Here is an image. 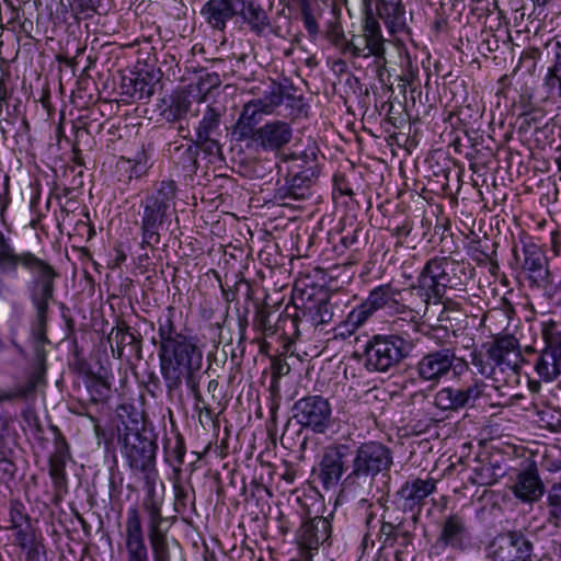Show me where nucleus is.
Instances as JSON below:
<instances>
[{
  "instance_id": "obj_35",
  "label": "nucleus",
  "mask_w": 561,
  "mask_h": 561,
  "mask_svg": "<svg viewBox=\"0 0 561 561\" xmlns=\"http://www.w3.org/2000/svg\"><path fill=\"white\" fill-rule=\"evenodd\" d=\"M154 85L148 79V73L146 76L136 73L130 77H124L122 81L123 94L136 101L149 100L154 93Z\"/></svg>"
},
{
  "instance_id": "obj_21",
  "label": "nucleus",
  "mask_w": 561,
  "mask_h": 561,
  "mask_svg": "<svg viewBox=\"0 0 561 561\" xmlns=\"http://www.w3.org/2000/svg\"><path fill=\"white\" fill-rule=\"evenodd\" d=\"M284 99V88L282 84L272 81L262 95L244 104L238 124L251 127L257 123L259 114H271L279 106Z\"/></svg>"
},
{
  "instance_id": "obj_56",
  "label": "nucleus",
  "mask_w": 561,
  "mask_h": 561,
  "mask_svg": "<svg viewBox=\"0 0 561 561\" xmlns=\"http://www.w3.org/2000/svg\"><path fill=\"white\" fill-rule=\"evenodd\" d=\"M193 397L195 400V411L198 413L199 422L202 423L203 414L207 419H209L211 422H214L216 419L215 413H214L213 409L208 404L205 403L203 396L201 394V400H197L194 394H193Z\"/></svg>"
},
{
  "instance_id": "obj_57",
  "label": "nucleus",
  "mask_w": 561,
  "mask_h": 561,
  "mask_svg": "<svg viewBox=\"0 0 561 561\" xmlns=\"http://www.w3.org/2000/svg\"><path fill=\"white\" fill-rule=\"evenodd\" d=\"M190 107V101L185 99H178L173 102L170 107V114L172 115V119H180L183 115H185Z\"/></svg>"
},
{
  "instance_id": "obj_23",
  "label": "nucleus",
  "mask_w": 561,
  "mask_h": 561,
  "mask_svg": "<svg viewBox=\"0 0 561 561\" xmlns=\"http://www.w3.org/2000/svg\"><path fill=\"white\" fill-rule=\"evenodd\" d=\"M221 115L222 111L220 108L207 105L196 128L194 141L207 154H218L221 150L217 139L220 135Z\"/></svg>"
},
{
  "instance_id": "obj_31",
  "label": "nucleus",
  "mask_w": 561,
  "mask_h": 561,
  "mask_svg": "<svg viewBox=\"0 0 561 561\" xmlns=\"http://www.w3.org/2000/svg\"><path fill=\"white\" fill-rule=\"evenodd\" d=\"M168 528L147 533L152 561H185L183 553L170 546Z\"/></svg>"
},
{
  "instance_id": "obj_12",
  "label": "nucleus",
  "mask_w": 561,
  "mask_h": 561,
  "mask_svg": "<svg viewBox=\"0 0 561 561\" xmlns=\"http://www.w3.org/2000/svg\"><path fill=\"white\" fill-rule=\"evenodd\" d=\"M331 533V523L325 517L317 516L305 520L295 536V542L300 556L306 560H311L320 547H330L332 543Z\"/></svg>"
},
{
  "instance_id": "obj_32",
  "label": "nucleus",
  "mask_w": 561,
  "mask_h": 561,
  "mask_svg": "<svg viewBox=\"0 0 561 561\" xmlns=\"http://www.w3.org/2000/svg\"><path fill=\"white\" fill-rule=\"evenodd\" d=\"M376 10L378 16L385 22L390 33L405 30V11L401 4V0H376Z\"/></svg>"
},
{
  "instance_id": "obj_42",
  "label": "nucleus",
  "mask_w": 561,
  "mask_h": 561,
  "mask_svg": "<svg viewBox=\"0 0 561 561\" xmlns=\"http://www.w3.org/2000/svg\"><path fill=\"white\" fill-rule=\"evenodd\" d=\"M85 383L93 402L103 401L110 396V383L102 377L89 376Z\"/></svg>"
},
{
  "instance_id": "obj_37",
  "label": "nucleus",
  "mask_w": 561,
  "mask_h": 561,
  "mask_svg": "<svg viewBox=\"0 0 561 561\" xmlns=\"http://www.w3.org/2000/svg\"><path fill=\"white\" fill-rule=\"evenodd\" d=\"M476 466L472 468V482L480 485H492L497 479L504 474L499 465L492 463L490 460H474Z\"/></svg>"
},
{
  "instance_id": "obj_58",
  "label": "nucleus",
  "mask_w": 561,
  "mask_h": 561,
  "mask_svg": "<svg viewBox=\"0 0 561 561\" xmlns=\"http://www.w3.org/2000/svg\"><path fill=\"white\" fill-rule=\"evenodd\" d=\"M174 507L176 512L186 507L187 491L181 485L175 483L174 486Z\"/></svg>"
},
{
  "instance_id": "obj_64",
  "label": "nucleus",
  "mask_w": 561,
  "mask_h": 561,
  "mask_svg": "<svg viewBox=\"0 0 561 561\" xmlns=\"http://www.w3.org/2000/svg\"><path fill=\"white\" fill-rule=\"evenodd\" d=\"M411 233V227L408 224L394 228L392 234L398 239L407 238Z\"/></svg>"
},
{
  "instance_id": "obj_27",
  "label": "nucleus",
  "mask_w": 561,
  "mask_h": 561,
  "mask_svg": "<svg viewBox=\"0 0 561 561\" xmlns=\"http://www.w3.org/2000/svg\"><path fill=\"white\" fill-rule=\"evenodd\" d=\"M510 489L520 502L530 504L537 502L545 493V484L534 463L518 470Z\"/></svg>"
},
{
  "instance_id": "obj_10",
  "label": "nucleus",
  "mask_w": 561,
  "mask_h": 561,
  "mask_svg": "<svg viewBox=\"0 0 561 561\" xmlns=\"http://www.w3.org/2000/svg\"><path fill=\"white\" fill-rule=\"evenodd\" d=\"M293 417L301 427L324 434L331 425L332 408L322 396H306L294 403Z\"/></svg>"
},
{
  "instance_id": "obj_8",
  "label": "nucleus",
  "mask_w": 561,
  "mask_h": 561,
  "mask_svg": "<svg viewBox=\"0 0 561 561\" xmlns=\"http://www.w3.org/2000/svg\"><path fill=\"white\" fill-rule=\"evenodd\" d=\"M371 0H364L365 20L363 25V34L353 35L348 42L345 43V51L351 53L354 57L374 56L376 65L381 67L386 64L385 58V39L381 34L378 20L374 16L373 10L369 7Z\"/></svg>"
},
{
  "instance_id": "obj_54",
  "label": "nucleus",
  "mask_w": 561,
  "mask_h": 561,
  "mask_svg": "<svg viewBox=\"0 0 561 561\" xmlns=\"http://www.w3.org/2000/svg\"><path fill=\"white\" fill-rule=\"evenodd\" d=\"M413 539H414V534L408 528L404 531L397 534V546H398V549L396 550L397 558H399V554H401V553L409 552V549L413 550Z\"/></svg>"
},
{
  "instance_id": "obj_15",
  "label": "nucleus",
  "mask_w": 561,
  "mask_h": 561,
  "mask_svg": "<svg viewBox=\"0 0 561 561\" xmlns=\"http://www.w3.org/2000/svg\"><path fill=\"white\" fill-rule=\"evenodd\" d=\"M30 299L36 310L35 319L31 324V340L39 352L43 343H49L47 337V313L49 301L54 299L55 285L30 283Z\"/></svg>"
},
{
  "instance_id": "obj_49",
  "label": "nucleus",
  "mask_w": 561,
  "mask_h": 561,
  "mask_svg": "<svg viewBox=\"0 0 561 561\" xmlns=\"http://www.w3.org/2000/svg\"><path fill=\"white\" fill-rule=\"evenodd\" d=\"M12 450H0V478L10 481L15 478L16 466L12 459Z\"/></svg>"
},
{
  "instance_id": "obj_53",
  "label": "nucleus",
  "mask_w": 561,
  "mask_h": 561,
  "mask_svg": "<svg viewBox=\"0 0 561 561\" xmlns=\"http://www.w3.org/2000/svg\"><path fill=\"white\" fill-rule=\"evenodd\" d=\"M299 11L305 28L307 30L309 36L314 39L319 35L320 27L313 15L312 7L308 5L299 9Z\"/></svg>"
},
{
  "instance_id": "obj_41",
  "label": "nucleus",
  "mask_w": 561,
  "mask_h": 561,
  "mask_svg": "<svg viewBox=\"0 0 561 561\" xmlns=\"http://www.w3.org/2000/svg\"><path fill=\"white\" fill-rule=\"evenodd\" d=\"M199 147L192 140L191 144L176 145L173 148V158L187 171H195Z\"/></svg>"
},
{
  "instance_id": "obj_59",
  "label": "nucleus",
  "mask_w": 561,
  "mask_h": 561,
  "mask_svg": "<svg viewBox=\"0 0 561 561\" xmlns=\"http://www.w3.org/2000/svg\"><path fill=\"white\" fill-rule=\"evenodd\" d=\"M26 551L25 561H42L41 556L45 554V548L42 540L32 545V547H27L24 549Z\"/></svg>"
},
{
  "instance_id": "obj_25",
  "label": "nucleus",
  "mask_w": 561,
  "mask_h": 561,
  "mask_svg": "<svg viewBox=\"0 0 561 561\" xmlns=\"http://www.w3.org/2000/svg\"><path fill=\"white\" fill-rule=\"evenodd\" d=\"M523 254L520 266L530 284L536 287H547L551 279L545 252L536 243L526 242L523 244Z\"/></svg>"
},
{
  "instance_id": "obj_19",
  "label": "nucleus",
  "mask_w": 561,
  "mask_h": 561,
  "mask_svg": "<svg viewBox=\"0 0 561 561\" xmlns=\"http://www.w3.org/2000/svg\"><path fill=\"white\" fill-rule=\"evenodd\" d=\"M108 342L113 355L118 359L126 358L127 360L135 359L137 362L142 359V336L125 321H118L111 330Z\"/></svg>"
},
{
  "instance_id": "obj_16",
  "label": "nucleus",
  "mask_w": 561,
  "mask_h": 561,
  "mask_svg": "<svg viewBox=\"0 0 561 561\" xmlns=\"http://www.w3.org/2000/svg\"><path fill=\"white\" fill-rule=\"evenodd\" d=\"M456 265L448 257H433L423 267L419 282L423 288H427L432 295L440 299L446 288H454L456 284L451 274Z\"/></svg>"
},
{
  "instance_id": "obj_20",
  "label": "nucleus",
  "mask_w": 561,
  "mask_h": 561,
  "mask_svg": "<svg viewBox=\"0 0 561 561\" xmlns=\"http://www.w3.org/2000/svg\"><path fill=\"white\" fill-rule=\"evenodd\" d=\"M471 542V533L463 515L451 513L445 516L439 524V534L436 543L443 548L456 551L466 550Z\"/></svg>"
},
{
  "instance_id": "obj_2",
  "label": "nucleus",
  "mask_w": 561,
  "mask_h": 561,
  "mask_svg": "<svg viewBox=\"0 0 561 561\" xmlns=\"http://www.w3.org/2000/svg\"><path fill=\"white\" fill-rule=\"evenodd\" d=\"M174 316L175 309L169 306L157 320L158 339L151 340L158 348L160 373L169 397L181 396L185 382L192 394L201 400L203 351L196 336L178 330Z\"/></svg>"
},
{
  "instance_id": "obj_6",
  "label": "nucleus",
  "mask_w": 561,
  "mask_h": 561,
  "mask_svg": "<svg viewBox=\"0 0 561 561\" xmlns=\"http://www.w3.org/2000/svg\"><path fill=\"white\" fill-rule=\"evenodd\" d=\"M413 347V342L400 334H375L364 347V365L368 371L388 373L409 357Z\"/></svg>"
},
{
  "instance_id": "obj_5",
  "label": "nucleus",
  "mask_w": 561,
  "mask_h": 561,
  "mask_svg": "<svg viewBox=\"0 0 561 561\" xmlns=\"http://www.w3.org/2000/svg\"><path fill=\"white\" fill-rule=\"evenodd\" d=\"M393 463L391 449L379 442L354 443L350 472L342 481L343 489L363 493L370 490L377 476H386Z\"/></svg>"
},
{
  "instance_id": "obj_43",
  "label": "nucleus",
  "mask_w": 561,
  "mask_h": 561,
  "mask_svg": "<svg viewBox=\"0 0 561 561\" xmlns=\"http://www.w3.org/2000/svg\"><path fill=\"white\" fill-rule=\"evenodd\" d=\"M538 422L542 428L551 432L561 431V411L551 407H546L538 411Z\"/></svg>"
},
{
  "instance_id": "obj_62",
  "label": "nucleus",
  "mask_w": 561,
  "mask_h": 561,
  "mask_svg": "<svg viewBox=\"0 0 561 561\" xmlns=\"http://www.w3.org/2000/svg\"><path fill=\"white\" fill-rule=\"evenodd\" d=\"M548 502L550 506H561V483L554 484L548 495Z\"/></svg>"
},
{
  "instance_id": "obj_47",
  "label": "nucleus",
  "mask_w": 561,
  "mask_h": 561,
  "mask_svg": "<svg viewBox=\"0 0 561 561\" xmlns=\"http://www.w3.org/2000/svg\"><path fill=\"white\" fill-rule=\"evenodd\" d=\"M560 51L557 54V61L546 77V85L551 91H557L561 96V39L557 42Z\"/></svg>"
},
{
  "instance_id": "obj_46",
  "label": "nucleus",
  "mask_w": 561,
  "mask_h": 561,
  "mask_svg": "<svg viewBox=\"0 0 561 561\" xmlns=\"http://www.w3.org/2000/svg\"><path fill=\"white\" fill-rule=\"evenodd\" d=\"M9 516H10V523H11L10 528L11 529L31 524V518L27 515V513L25 512V506L18 500H12L10 502Z\"/></svg>"
},
{
  "instance_id": "obj_7",
  "label": "nucleus",
  "mask_w": 561,
  "mask_h": 561,
  "mask_svg": "<svg viewBox=\"0 0 561 561\" xmlns=\"http://www.w3.org/2000/svg\"><path fill=\"white\" fill-rule=\"evenodd\" d=\"M175 190L174 181H162L158 190L142 202L141 249H154L160 243V229L168 217L167 213L175 197Z\"/></svg>"
},
{
  "instance_id": "obj_11",
  "label": "nucleus",
  "mask_w": 561,
  "mask_h": 561,
  "mask_svg": "<svg viewBox=\"0 0 561 561\" xmlns=\"http://www.w3.org/2000/svg\"><path fill=\"white\" fill-rule=\"evenodd\" d=\"M486 388L488 385L477 378L462 387H444L434 394L433 404L442 411L456 412L466 408L471 409L485 396Z\"/></svg>"
},
{
  "instance_id": "obj_4",
  "label": "nucleus",
  "mask_w": 561,
  "mask_h": 561,
  "mask_svg": "<svg viewBox=\"0 0 561 561\" xmlns=\"http://www.w3.org/2000/svg\"><path fill=\"white\" fill-rule=\"evenodd\" d=\"M470 358L481 376L495 381L518 375L524 363L519 342L511 334L484 343L480 351L471 353Z\"/></svg>"
},
{
  "instance_id": "obj_51",
  "label": "nucleus",
  "mask_w": 561,
  "mask_h": 561,
  "mask_svg": "<svg viewBox=\"0 0 561 561\" xmlns=\"http://www.w3.org/2000/svg\"><path fill=\"white\" fill-rule=\"evenodd\" d=\"M387 515H382V523L378 534V541L381 549L393 548L392 533L394 529V520H386Z\"/></svg>"
},
{
  "instance_id": "obj_40",
  "label": "nucleus",
  "mask_w": 561,
  "mask_h": 561,
  "mask_svg": "<svg viewBox=\"0 0 561 561\" xmlns=\"http://www.w3.org/2000/svg\"><path fill=\"white\" fill-rule=\"evenodd\" d=\"M20 257L21 253L15 251L10 239L0 229V271L7 274H15Z\"/></svg>"
},
{
  "instance_id": "obj_24",
  "label": "nucleus",
  "mask_w": 561,
  "mask_h": 561,
  "mask_svg": "<svg viewBox=\"0 0 561 561\" xmlns=\"http://www.w3.org/2000/svg\"><path fill=\"white\" fill-rule=\"evenodd\" d=\"M126 561H150L146 545L141 518L136 507L127 512L125 524Z\"/></svg>"
},
{
  "instance_id": "obj_61",
  "label": "nucleus",
  "mask_w": 561,
  "mask_h": 561,
  "mask_svg": "<svg viewBox=\"0 0 561 561\" xmlns=\"http://www.w3.org/2000/svg\"><path fill=\"white\" fill-rule=\"evenodd\" d=\"M23 419L30 427L35 428L37 432L42 431L41 421L34 410H25L23 412Z\"/></svg>"
},
{
  "instance_id": "obj_60",
  "label": "nucleus",
  "mask_w": 561,
  "mask_h": 561,
  "mask_svg": "<svg viewBox=\"0 0 561 561\" xmlns=\"http://www.w3.org/2000/svg\"><path fill=\"white\" fill-rule=\"evenodd\" d=\"M133 179H138L147 171V161L144 153L138 159H131Z\"/></svg>"
},
{
  "instance_id": "obj_22",
  "label": "nucleus",
  "mask_w": 561,
  "mask_h": 561,
  "mask_svg": "<svg viewBox=\"0 0 561 561\" xmlns=\"http://www.w3.org/2000/svg\"><path fill=\"white\" fill-rule=\"evenodd\" d=\"M437 481L434 478H414L408 480L398 491L399 500L402 502L403 511L412 513V522L419 520L424 501L436 491Z\"/></svg>"
},
{
  "instance_id": "obj_29",
  "label": "nucleus",
  "mask_w": 561,
  "mask_h": 561,
  "mask_svg": "<svg viewBox=\"0 0 561 561\" xmlns=\"http://www.w3.org/2000/svg\"><path fill=\"white\" fill-rule=\"evenodd\" d=\"M239 5L241 0H208L199 13L210 28L224 32L227 23L237 16Z\"/></svg>"
},
{
  "instance_id": "obj_34",
  "label": "nucleus",
  "mask_w": 561,
  "mask_h": 561,
  "mask_svg": "<svg viewBox=\"0 0 561 561\" xmlns=\"http://www.w3.org/2000/svg\"><path fill=\"white\" fill-rule=\"evenodd\" d=\"M301 310L296 306L286 307L277 320V333H280L286 340L285 348L289 350L290 345L300 336L299 323L302 321Z\"/></svg>"
},
{
  "instance_id": "obj_18",
  "label": "nucleus",
  "mask_w": 561,
  "mask_h": 561,
  "mask_svg": "<svg viewBox=\"0 0 561 561\" xmlns=\"http://www.w3.org/2000/svg\"><path fill=\"white\" fill-rule=\"evenodd\" d=\"M543 339L546 347L536 360L535 370L541 380L549 382L561 373V331L547 329Z\"/></svg>"
},
{
  "instance_id": "obj_45",
  "label": "nucleus",
  "mask_w": 561,
  "mask_h": 561,
  "mask_svg": "<svg viewBox=\"0 0 561 561\" xmlns=\"http://www.w3.org/2000/svg\"><path fill=\"white\" fill-rule=\"evenodd\" d=\"M10 204V176L0 171V224L4 227H7V209Z\"/></svg>"
},
{
  "instance_id": "obj_36",
  "label": "nucleus",
  "mask_w": 561,
  "mask_h": 561,
  "mask_svg": "<svg viewBox=\"0 0 561 561\" xmlns=\"http://www.w3.org/2000/svg\"><path fill=\"white\" fill-rule=\"evenodd\" d=\"M47 343H43L41 345L39 352H37L35 346L32 344V347L34 351V360L36 364V368L33 371V374L31 375V377L28 378L26 385L18 390L19 396L26 397L27 394L32 393L36 389L38 382L43 379L44 374L46 371V366H45V362H46L45 345ZM0 394L10 396V398H3V399H0V401L12 400L13 398L16 397V393L8 392V391H0Z\"/></svg>"
},
{
  "instance_id": "obj_63",
  "label": "nucleus",
  "mask_w": 561,
  "mask_h": 561,
  "mask_svg": "<svg viewBox=\"0 0 561 561\" xmlns=\"http://www.w3.org/2000/svg\"><path fill=\"white\" fill-rule=\"evenodd\" d=\"M330 38H331V42L336 46L339 47L340 49H342L343 53H346L345 51V43L344 42H348L350 39H346L345 36H344V33L337 28H334L331 33H330Z\"/></svg>"
},
{
  "instance_id": "obj_44",
  "label": "nucleus",
  "mask_w": 561,
  "mask_h": 561,
  "mask_svg": "<svg viewBox=\"0 0 561 561\" xmlns=\"http://www.w3.org/2000/svg\"><path fill=\"white\" fill-rule=\"evenodd\" d=\"M15 543L21 549H26L27 547H32L35 542L42 540L41 536H38L36 529L32 526V524L24 525L22 527H18L13 529Z\"/></svg>"
},
{
  "instance_id": "obj_50",
  "label": "nucleus",
  "mask_w": 561,
  "mask_h": 561,
  "mask_svg": "<svg viewBox=\"0 0 561 561\" xmlns=\"http://www.w3.org/2000/svg\"><path fill=\"white\" fill-rule=\"evenodd\" d=\"M164 448L168 455L174 458L178 466H181L184 462L186 447L184 438L180 433L175 435L173 443L169 439Z\"/></svg>"
},
{
  "instance_id": "obj_1",
  "label": "nucleus",
  "mask_w": 561,
  "mask_h": 561,
  "mask_svg": "<svg viewBox=\"0 0 561 561\" xmlns=\"http://www.w3.org/2000/svg\"><path fill=\"white\" fill-rule=\"evenodd\" d=\"M118 417L121 423L117 425V443L121 454L133 474L139 476L145 483L142 508L148 516L147 533L162 529L165 522L161 512L162 501L156 495L157 434L152 425L131 405H121Z\"/></svg>"
},
{
  "instance_id": "obj_13",
  "label": "nucleus",
  "mask_w": 561,
  "mask_h": 561,
  "mask_svg": "<svg viewBox=\"0 0 561 561\" xmlns=\"http://www.w3.org/2000/svg\"><path fill=\"white\" fill-rule=\"evenodd\" d=\"M458 360L456 348L445 345L425 353L416 363L415 370L421 380L436 385L455 369Z\"/></svg>"
},
{
  "instance_id": "obj_39",
  "label": "nucleus",
  "mask_w": 561,
  "mask_h": 561,
  "mask_svg": "<svg viewBox=\"0 0 561 561\" xmlns=\"http://www.w3.org/2000/svg\"><path fill=\"white\" fill-rule=\"evenodd\" d=\"M20 257L21 253L15 251L10 239L0 229V271L7 274H15Z\"/></svg>"
},
{
  "instance_id": "obj_26",
  "label": "nucleus",
  "mask_w": 561,
  "mask_h": 561,
  "mask_svg": "<svg viewBox=\"0 0 561 561\" xmlns=\"http://www.w3.org/2000/svg\"><path fill=\"white\" fill-rule=\"evenodd\" d=\"M293 128L284 121H272L256 128L252 134V140L265 151H277L290 142Z\"/></svg>"
},
{
  "instance_id": "obj_52",
  "label": "nucleus",
  "mask_w": 561,
  "mask_h": 561,
  "mask_svg": "<svg viewBox=\"0 0 561 561\" xmlns=\"http://www.w3.org/2000/svg\"><path fill=\"white\" fill-rule=\"evenodd\" d=\"M101 0H71L70 7L76 14H83L90 18L98 12Z\"/></svg>"
},
{
  "instance_id": "obj_55",
  "label": "nucleus",
  "mask_w": 561,
  "mask_h": 561,
  "mask_svg": "<svg viewBox=\"0 0 561 561\" xmlns=\"http://www.w3.org/2000/svg\"><path fill=\"white\" fill-rule=\"evenodd\" d=\"M116 172L119 174L118 181L128 183L133 179L131 159L121 157L116 162Z\"/></svg>"
},
{
  "instance_id": "obj_48",
  "label": "nucleus",
  "mask_w": 561,
  "mask_h": 561,
  "mask_svg": "<svg viewBox=\"0 0 561 561\" xmlns=\"http://www.w3.org/2000/svg\"><path fill=\"white\" fill-rule=\"evenodd\" d=\"M253 327L261 331L264 336H273L277 333V322L275 324L270 322V313L265 309L256 311L253 320Z\"/></svg>"
},
{
  "instance_id": "obj_14",
  "label": "nucleus",
  "mask_w": 561,
  "mask_h": 561,
  "mask_svg": "<svg viewBox=\"0 0 561 561\" xmlns=\"http://www.w3.org/2000/svg\"><path fill=\"white\" fill-rule=\"evenodd\" d=\"M55 434L54 451L49 456V477L53 481L54 497L53 503L59 504L68 493V479L66 473V463L71 459L69 444L57 426H51Z\"/></svg>"
},
{
  "instance_id": "obj_30",
  "label": "nucleus",
  "mask_w": 561,
  "mask_h": 561,
  "mask_svg": "<svg viewBox=\"0 0 561 561\" xmlns=\"http://www.w3.org/2000/svg\"><path fill=\"white\" fill-rule=\"evenodd\" d=\"M19 265L33 273L31 280L33 284L55 285V279L59 277L58 272L50 264L28 251L21 253Z\"/></svg>"
},
{
  "instance_id": "obj_28",
  "label": "nucleus",
  "mask_w": 561,
  "mask_h": 561,
  "mask_svg": "<svg viewBox=\"0 0 561 561\" xmlns=\"http://www.w3.org/2000/svg\"><path fill=\"white\" fill-rule=\"evenodd\" d=\"M317 178L313 168H307L297 172L286 181V184L278 187L275 198L283 206H291V202L304 201L310 195V187Z\"/></svg>"
},
{
  "instance_id": "obj_3",
  "label": "nucleus",
  "mask_w": 561,
  "mask_h": 561,
  "mask_svg": "<svg viewBox=\"0 0 561 561\" xmlns=\"http://www.w3.org/2000/svg\"><path fill=\"white\" fill-rule=\"evenodd\" d=\"M430 295L420 288H397L391 283L375 287L358 307L353 309L347 322L354 327L362 325L376 311L385 310L388 314L401 316L415 322L427 310Z\"/></svg>"
},
{
  "instance_id": "obj_38",
  "label": "nucleus",
  "mask_w": 561,
  "mask_h": 561,
  "mask_svg": "<svg viewBox=\"0 0 561 561\" xmlns=\"http://www.w3.org/2000/svg\"><path fill=\"white\" fill-rule=\"evenodd\" d=\"M301 314L305 321L309 322L312 328L329 323L333 317L331 305L324 299L317 300L312 306L302 309Z\"/></svg>"
},
{
  "instance_id": "obj_17",
  "label": "nucleus",
  "mask_w": 561,
  "mask_h": 561,
  "mask_svg": "<svg viewBox=\"0 0 561 561\" xmlns=\"http://www.w3.org/2000/svg\"><path fill=\"white\" fill-rule=\"evenodd\" d=\"M493 561H531L534 545L520 530H510L492 545Z\"/></svg>"
},
{
  "instance_id": "obj_33",
  "label": "nucleus",
  "mask_w": 561,
  "mask_h": 561,
  "mask_svg": "<svg viewBox=\"0 0 561 561\" xmlns=\"http://www.w3.org/2000/svg\"><path fill=\"white\" fill-rule=\"evenodd\" d=\"M237 16H240L257 35H261L271 25L266 11L251 0H241V5L237 8Z\"/></svg>"
},
{
  "instance_id": "obj_9",
  "label": "nucleus",
  "mask_w": 561,
  "mask_h": 561,
  "mask_svg": "<svg viewBox=\"0 0 561 561\" xmlns=\"http://www.w3.org/2000/svg\"><path fill=\"white\" fill-rule=\"evenodd\" d=\"M354 443H334L324 448L317 477L324 490L335 489L350 468Z\"/></svg>"
}]
</instances>
